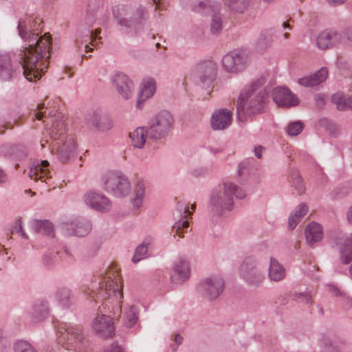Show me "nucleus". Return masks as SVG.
Wrapping results in <instances>:
<instances>
[{
  "label": "nucleus",
  "instance_id": "nucleus-1",
  "mask_svg": "<svg viewBox=\"0 0 352 352\" xmlns=\"http://www.w3.org/2000/svg\"><path fill=\"white\" fill-rule=\"evenodd\" d=\"M36 25V22L28 18L20 19L17 27L21 38L28 43L19 56L23 75L29 81L40 79L49 64L50 37L45 34L37 38L38 34L33 32L38 30Z\"/></svg>",
  "mask_w": 352,
  "mask_h": 352
},
{
  "label": "nucleus",
  "instance_id": "nucleus-2",
  "mask_svg": "<svg viewBox=\"0 0 352 352\" xmlns=\"http://www.w3.org/2000/svg\"><path fill=\"white\" fill-rule=\"evenodd\" d=\"M98 288L97 292L94 293L93 298L94 300L101 299L104 314H102L101 307L99 311L101 315L95 318L92 322V327L100 336L107 338L111 336L113 330V322L112 318L107 314H112L113 317H118L121 313V298L122 294L120 292L117 272L115 270H109L105 275L99 278Z\"/></svg>",
  "mask_w": 352,
  "mask_h": 352
},
{
  "label": "nucleus",
  "instance_id": "nucleus-3",
  "mask_svg": "<svg viewBox=\"0 0 352 352\" xmlns=\"http://www.w3.org/2000/svg\"><path fill=\"white\" fill-rule=\"evenodd\" d=\"M267 96L265 89L258 81L245 86L237 100V120L244 122L248 117L264 113Z\"/></svg>",
  "mask_w": 352,
  "mask_h": 352
},
{
  "label": "nucleus",
  "instance_id": "nucleus-4",
  "mask_svg": "<svg viewBox=\"0 0 352 352\" xmlns=\"http://www.w3.org/2000/svg\"><path fill=\"white\" fill-rule=\"evenodd\" d=\"M51 122V126L48 129L50 138L54 141V147H57V157L62 162H68L75 157V142L72 137L64 136L65 124L63 115L56 109L49 111L47 116H45Z\"/></svg>",
  "mask_w": 352,
  "mask_h": 352
},
{
  "label": "nucleus",
  "instance_id": "nucleus-5",
  "mask_svg": "<svg viewBox=\"0 0 352 352\" xmlns=\"http://www.w3.org/2000/svg\"><path fill=\"white\" fill-rule=\"evenodd\" d=\"M246 194L243 190L232 182H225L214 188L210 196L208 210L212 216L220 217L225 211L234 208V196L243 199Z\"/></svg>",
  "mask_w": 352,
  "mask_h": 352
},
{
  "label": "nucleus",
  "instance_id": "nucleus-6",
  "mask_svg": "<svg viewBox=\"0 0 352 352\" xmlns=\"http://www.w3.org/2000/svg\"><path fill=\"white\" fill-rule=\"evenodd\" d=\"M102 188L117 198L127 197L131 192L129 177L120 170H112L104 173L101 178Z\"/></svg>",
  "mask_w": 352,
  "mask_h": 352
},
{
  "label": "nucleus",
  "instance_id": "nucleus-7",
  "mask_svg": "<svg viewBox=\"0 0 352 352\" xmlns=\"http://www.w3.org/2000/svg\"><path fill=\"white\" fill-rule=\"evenodd\" d=\"M58 344L69 351H81L87 346V342L81 327L63 323L58 327Z\"/></svg>",
  "mask_w": 352,
  "mask_h": 352
},
{
  "label": "nucleus",
  "instance_id": "nucleus-8",
  "mask_svg": "<svg viewBox=\"0 0 352 352\" xmlns=\"http://www.w3.org/2000/svg\"><path fill=\"white\" fill-rule=\"evenodd\" d=\"M175 123L173 115L162 110L153 115L148 122V138L155 140L165 139L173 130Z\"/></svg>",
  "mask_w": 352,
  "mask_h": 352
},
{
  "label": "nucleus",
  "instance_id": "nucleus-9",
  "mask_svg": "<svg viewBox=\"0 0 352 352\" xmlns=\"http://www.w3.org/2000/svg\"><path fill=\"white\" fill-rule=\"evenodd\" d=\"M239 276L250 287H261L265 278L263 271L258 267L256 258L248 256L244 258L239 268Z\"/></svg>",
  "mask_w": 352,
  "mask_h": 352
},
{
  "label": "nucleus",
  "instance_id": "nucleus-10",
  "mask_svg": "<svg viewBox=\"0 0 352 352\" xmlns=\"http://www.w3.org/2000/svg\"><path fill=\"white\" fill-rule=\"evenodd\" d=\"M250 54L245 50H234L222 58V66L228 73L236 74L243 71L250 61Z\"/></svg>",
  "mask_w": 352,
  "mask_h": 352
},
{
  "label": "nucleus",
  "instance_id": "nucleus-11",
  "mask_svg": "<svg viewBox=\"0 0 352 352\" xmlns=\"http://www.w3.org/2000/svg\"><path fill=\"white\" fill-rule=\"evenodd\" d=\"M224 288V280L219 276L206 278L199 283L198 287L201 296L208 300L217 299L223 294Z\"/></svg>",
  "mask_w": 352,
  "mask_h": 352
},
{
  "label": "nucleus",
  "instance_id": "nucleus-12",
  "mask_svg": "<svg viewBox=\"0 0 352 352\" xmlns=\"http://www.w3.org/2000/svg\"><path fill=\"white\" fill-rule=\"evenodd\" d=\"M85 204L94 210L105 213L111 210L112 203L111 200L102 193L95 191H89L84 195Z\"/></svg>",
  "mask_w": 352,
  "mask_h": 352
},
{
  "label": "nucleus",
  "instance_id": "nucleus-13",
  "mask_svg": "<svg viewBox=\"0 0 352 352\" xmlns=\"http://www.w3.org/2000/svg\"><path fill=\"white\" fill-rule=\"evenodd\" d=\"M123 16L118 19V24L124 28H129L135 25L140 24L146 18V10L142 6L133 9L132 8H123Z\"/></svg>",
  "mask_w": 352,
  "mask_h": 352
},
{
  "label": "nucleus",
  "instance_id": "nucleus-14",
  "mask_svg": "<svg viewBox=\"0 0 352 352\" xmlns=\"http://www.w3.org/2000/svg\"><path fill=\"white\" fill-rule=\"evenodd\" d=\"M217 72L216 64L211 60H206L196 65L195 73L199 78V84L204 88L210 86L214 80Z\"/></svg>",
  "mask_w": 352,
  "mask_h": 352
},
{
  "label": "nucleus",
  "instance_id": "nucleus-15",
  "mask_svg": "<svg viewBox=\"0 0 352 352\" xmlns=\"http://www.w3.org/2000/svg\"><path fill=\"white\" fill-rule=\"evenodd\" d=\"M232 121V112L228 109H219L215 110L210 118L211 128L214 131H223L231 124Z\"/></svg>",
  "mask_w": 352,
  "mask_h": 352
},
{
  "label": "nucleus",
  "instance_id": "nucleus-16",
  "mask_svg": "<svg viewBox=\"0 0 352 352\" xmlns=\"http://www.w3.org/2000/svg\"><path fill=\"white\" fill-rule=\"evenodd\" d=\"M91 228V223L85 219H76L72 222L65 223L63 225V230L65 234L68 236H84L89 232Z\"/></svg>",
  "mask_w": 352,
  "mask_h": 352
},
{
  "label": "nucleus",
  "instance_id": "nucleus-17",
  "mask_svg": "<svg viewBox=\"0 0 352 352\" xmlns=\"http://www.w3.org/2000/svg\"><path fill=\"white\" fill-rule=\"evenodd\" d=\"M273 100L278 106L285 107L295 106L299 103L296 96L285 87H278L274 89Z\"/></svg>",
  "mask_w": 352,
  "mask_h": 352
},
{
  "label": "nucleus",
  "instance_id": "nucleus-18",
  "mask_svg": "<svg viewBox=\"0 0 352 352\" xmlns=\"http://www.w3.org/2000/svg\"><path fill=\"white\" fill-rule=\"evenodd\" d=\"M342 43V36L334 30H324L320 33L316 39L319 49L326 50Z\"/></svg>",
  "mask_w": 352,
  "mask_h": 352
},
{
  "label": "nucleus",
  "instance_id": "nucleus-19",
  "mask_svg": "<svg viewBox=\"0 0 352 352\" xmlns=\"http://www.w3.org/2000/svg\"><path fill=\"white\" fill-rule=\"evenodd\" d=\"M112 82L119 94L124 99H129L132 95L134 85L132 80L124 74L118 73L114 75Z\"/></svg>",
  "mask_w": 352,
  "mask_h": 352
},
{
  "label": "nucleus",
  "instance_id": "nucleus-20",
  "mask_svg": "<svg viewBox=\"0 0 352 352\" xmlns=\"http://www.w3.org/2000/svg\"><path fill=\"white\" fill-rule=\"evenodd\" d=\"M190 275V266L186 260L179 259L173 266L170 274L171 281L175 284H180L187 280Z\"/></svg>",
  "mask_w": 352,
  "mask_h": 352
},
{
  "label": "nucleus",
  "instance_id": "nucleus-21",
  "mask_svg": "<svg viewBox=\"0 0 352 352\" xmlns=\"http://www.w3.org/2000/svg\"><path fill=\"white\" fill-rule=\"evenodd\" d=\"M336 246L340 252L342 263L347 264L352 261V233L338 239Z\"/></svg>",
  "mask_w": 352,
  "mask_h": 352
},
{
  "label": "nucleus",
  "instance_id": "nucleus-22",
  "mask_svg": "<svg viewBox=\"0 0 352 352\" xmlns=\"http://www.w3.org/2000/svg\"><path fill=\"white\" fill-rule=\"evenodd\" d=\"M196 208L195 204L191 205L192 211H189V208L188 204L184 202H178L177 204V209L180 213V219L175 222L173 226V229L175 230L176 233L177 234H180V230L186 228L188 227V221L186 219L188 215H191L192 211H194Z\"/></svg>",
  "mask_w": 352,
  "mask_h": 352
},
{
  "label": "nucleus",
  "instance_id": "nucleus-23",
  "mask_svg": "<svg viewBox=\"0 0 352 352\" xmlns=\"http://www.w3.org/2000/svg\"><path fill=\"white\" fill-rule=\"evenodd\" d=\"M305 234L309 245H314L322 239L323 232L321 225L316 222L309 223L305 228Z\"/></svg>",
  "mask_w": 352,
  "mask_h": 352
},
{
  "label": "nucleus",
  "instance_id": "nucleus-24",
  "mask_svg": "<svg viewBox=\"0 0 352 352\" xmlns=\"http://www.w3.org/2000/svg\"><path fill=\"white\" fill-rule=\"evenodd\" d=\"M328 76V70L326 67L320 68L313 75L298 78V82L304 87H314L323 82Z\"/></svg>",
  "mask_w": 352,
  "mask_h": 352
},
{
  "label": "nucleus",
  "instance_id": "nucleus-25",
  "mask_svg": "<svg viewBox=\"0 0 352 352\" xmlns=\"http://www.w3.org/2000/svg\"><path fill=\"white\" fill-rule=\"evenodd\" d=\"M146 193V184L142 180H138L133 187L131 204L135 210L140 209L142 205Z\"/></svg>",
  "mask_w": 352,
  "mask_h": 352
},
{
  "label": "nucleus",
  "instance_id": "nucleus-26",
  "mask_svg": "<svg viewBox=\"0 0 352 352\" xmlns=\"http://www.w3.org/2000/svg\"><path fill=\"white\" fill-rule=\"evenodd\" d=\"M49 308L47 301L43 300H36L32 306L30 315L34 322L43 320L48 315Z\"/></svg>",
  "mask_w": 352,
  "mask_h": 352
},
{
  "label": "nucleus",
  "instance_id": "nucleus-27",
  "mask_svg": "<svg viewBox=\"0 0 352 352\" xmlns=\"http://www.w3.org/2000/svg\"><path fill=\"white\" fill-rule=\"evenodd\" d=\"M49 164L47 160H43L41 164L31 167L29 171V177L34 181L45 182L47 179L51 178L50 172L47 168Z\"/></svg>",
  "mask_w": 352,
  "mask_h": 352
},
{
  "label": "nucleus",
  "instance_id": "nucleus-28",
  "mask_svg": "<svg viewBox=\"0 0 352 352\" xmlns=\"http://www.w3.org/2000/svg\"><path fill=\"white\" fill-rule=\"evenodd\" d=\"M156 91V83L154 79H144L141 85V89L139 94V99L137 102L138 107L140 108L141 103L151 98Z\"/></svg>",
  "mask_w": 352,
  "mask_h": 352
},
{
  "label": "nucleus",
  "instance_id": "nucleus-29",
  "mask_svg": "<svg viewBox=\"0 0 352 352\" xmlns=\"http://www.w3.org/2000/svg\"><path fill=\"white\" fill-rule=\"evenodd\" d=\"M285 274L286 271L284 266L276 258L271 257L268 270V277L270 280L274 282H279L284 279Z\"/></svg>",
  "mask_w": 352,
  "mask_h": 352
},
{
  "label": "nucleus",
  "instance_id": "nucleus-30",
  "mask_svg": "<svg viewBox=\"0 0 352 352\" xmlns=\"http://www.w3.org/2000/svg\"><path fill=\"white\" fill-rule=\"evenodd\" d=\"M148 136L147 126H139L129 134L131 145L137 148H142Z\"/></svg>",
  "mask_w": 352,
  "mask_h": 352
},
{
  "label": "nucleus",
  "instance_id": "nucleus-31",
  "mask_svg": "<svg viewBox=\"0 0 352 352\" xmlns=\"http://www.w3.org/2000/svg\"><path fill=\"white\" fill-rule=\"evenodd\" d=\"M14 72L10 55H0V79L5 81L9 80Z\"/></svg>",
  "mask_w": 352,
  "mask_h": 352
},
{
  "label": "nucleus",
  "instance_id": "nucleus-32",
  "mask_svg": "<svg viewBox=\"0 0 352 352\" xmlns=\"http://www.w3.org/2000/svg\"><path fill=\"white\" fill-rule=\"evenodd\" d=\"M274 31L272 29L263 30L256 42V49L258 52H263L268 48L273 41Z\"/></svg>",
  "mask_w": 352,
  "mask_h": 352
},
{
  "label": "nucleus",
  "instance_id": "nucleus-33",
  "mask_svg": "<svg viewBox=\"0 0 352 352\" xmlns=\"http://www.w3.org/2000/svg\"><path fill=\"white\" fill-rule=\"evenodd\" d=\"M55 298L58 304L65 308H69L73 302V294L69 288L60 287L57 289Z\"/></svg>",
  "mask_w": 352,
  "mask_h": 352
},
{
  "label": "nucleus",
  "instance_id": "nucleus-34",
  "mask_svg": "<svg viewBox=\"0 0 352 352\" xmlns=\"http://www.w3.org/2000/svg\"><path fill=\"white\" fill-rule=\"evenodd\" d=\"M224 6L232 12L243 13L250 4L251 0H222Z\"/></svg>",
  "mask_w": 352,
  "mask_h": 352
},
{
  "label": "nucleus",
  "instance_id": "nucleus-35",
  "mask_svg": "<svg viewBox=\"0 0 352 352\" xmlns=\"http://www.w3.org/2000/svg\"><path fill=\"white\" fill-rule=\"evenodd\" d=\"M31 229L34 232L50 234L53 230V225L47 220L34 219L31 222Z\"/></svg>",
  "mask_w": 352,
  "mask_h": 352
},
{
  "label": "nucleus",
  "instance_id": "nucleus-36",
  "mask_svg": "<svg viewBox=\"0 0 352 352\" xmlns=\"http://www.w3.org/2000/svg\"><path fill=\"white\" fill-rule=\"evenodd\" d=\"M138 309L135 306H131L129 309L126 311L124 316V324L127 327H132L138 321Z\"/></svg>",
  "mask_w": 352,
  "mask_h": 352
},
{
  "label": "nucleus",
  "instance_id": "nucleus-37",
  "mask_svg": "<svg viewBox=\"0 0 352 352\" xmlns=\"http://www.w3.org/2000/svg\"><path fill=\"white\" fill-rule=\"evenodd\" d=\"M152 239H149L148 241H144L141 245H140L135 250L134 256H133L132 261L134 263H137L140 260L146 257V252L148 249V245H151Z\"/></svg>",
  "mask_w": 352,
  "mask_h": 352
},
{
  "label": "nucleus",
  "instance_id": "nucleus-38",
  "mask_svg": "<svg viewBox=\"0 0 352 352\" xmlns=\"http://www.w3.org/2000/svg\"><path fill=\"white\" fill-rule=\"evenodd\" d=\"M318 344L322 352H340L339 349L333 344L331 340L324 336L319 339Z\"/></svg>",
  "mask_w": 352,
  "mask_h": 352
},
{
  "label": "nucleus",
  "instance_id": "nucleus-39",
  "mask_svg": "<svg viewBox=\"0 0 352 352\" xmlns=\"http://www.w3.org/2000/svg\"><path fill=\"white\" fill-rule=\"evenodd\" d=\"M191 9L201 14H208L212 10L210 2L208 0L193 2L191 5Z\"/></svg>",
  "mask_w": 352,
  "mask_h": 352
},
{
  "label": "nucleus",
  "instance_id": "nucleus-40",
  "mask_svg": "<svg viewBox=\"0 0 352 352\" xmlns=\"http://www.w3.org/2000/svg\"><path fill=\"white\" fill-rule=\"evenodd\" d=\"M291 182L299 194L305 191V186L299 172L294 170L291 173Z\"/></svg>",
  "mask_w": 352,
  "mask_h": 352
},
{
  "label": "nucleus",
  "instance_id": "nucleus-41",
  "mask_svg": "<svg viewBox=\"0 0 352 352\" xmlns=\"http://www.w3.org/2000/svg\"><path fill=\"white\" fill-rule=\"evenodd\" d=\"M223 28L222 17L219 13H215L212 16L210 31L212 34H219Z\"/></svg>",
  "mask_w": 352,
  "mask_h": 352
},
{
  "label": "nucleus",
  "instance_id": "nucleus-42",
  "mask_svg": "<svg viewBox=\"0 0 352 352\" xmlns=\"http://www.w3.org/2000/svg\"><path fill=\"white\" fill-rule=\"evenodd\" d=\"M10 154L17 160L25 157L28 155V149L24 145H13L10 148Z\"/></svg>",
  "mask_w": 352,
  "mask_h": 352
},
{
  "label": "nucleus",
  "instance_id": "nucleus-43",
  "mask_svg": "<svg viewBox=\"0 0 352 352\" xmlns=\"http://www.w3.org/2000/svg\"><path fill=\"white\" fill-rule=\"evenodd\" d=\"M348 97L342 94L337 93L332 96L331 100L339 110H346Z\"/></svg>",
  "mask_w": 352,
  "mask_h": 352
},
{
  "label": "nucleus",
  "instance_id": "nucleus-44",
  "mask_svg": "<svg viewBox=\"0 0 352 352\" xmlns=\"http://www.w3.org/2000/svg\"><path fill=\"white\" fill-rule=\"evenodd\" d=\"M14 349V352H37L29 342L24 340L15 342Z\"/></svg>",
  "mask_w": 352,
  "mask_h": 352
},
{
  "label": "nucleus",
  "instance_id": "nucleus-45",
  "mask_svg": "<svg viewBox=\"0 0 352 352\" xmlns=\"http://www.w3.org/2000/svg\"><path fill=\"white\" fill-rule=\"evenodd\" d=\"M294 298L296 301L307 305H312L313 299L309 292H296L294 294Z\"/></svg>",
  "mask_w": 352,
  "mask_h": 352
},
{
  "label": "nucleus",
  "instance_id": "nucleus-46",
  "mask_svg": "<svg viewBox=\"0 0 352 352\" xmlns=\"http://www.w3.org/2000/svg\"><path fill=\"white\" fill-rule=\"evenodd\" d=\"M303 129V124L300 122H292L287 127V133L291 136H296L298 135Z\"/></svg>",
  "mask_w": 352,
  "mask_h": 352
},
{
  "label": "nucleus",
  "instance_id": "nucleus-47",
  "mask_svg": "<svg viewBox=\"0 0 352 352\" xmlns=\"http://www.w3.org/2000/svg\"><path fill=\"white\" fill-rule=\"evenodd\" d=\"M11 232L14 233H18L20 234V235L23 238L27 239L28 238V234L24 231L23 226V222L21 218L17 219L16 221L14 222V225L11 228Z\"/></svg>",
  "mask_w": 352,
  "mask_h": 352
},
{
  "label": "nucleus",
  "instance_id": "nucleus-48",
  "mask_svg": "<svg viewBox=\"0 0 352 352\" xmlns=\"http://www.w3.org/2000/svg\"><path fill=\"white\" fill-rule=\"evenodd\" d=\"M113 127L112 120L107 116H104L99 123L97 129L100 131H107Z\"/></svg>",
  "mask_w": 352,
  "mask_h": 352
},
{
  "label": "nucleus",
  "instance_id": "nucleus-49",
  "mask_svg": "<svg viewBox=\"0 0 352 352\" xmlns=\"http://www.w3.org/2000/svg\"><path fill=\"white\" fill-rule=\"evenodd\" d=\"M308 210V206L305 203H301L296 207V208L292 214H294L296 217L301 219L302 217L307 213Z\"/></svg>",
  "mask_w": 352,
  "mask_h": 352
},
{
  "label": "nucleus",
  "instance_id": "nucleus-50",
  "mask_svg": "<svg viewBox=\"0 0 352 352\" xmlns=\"http://www.w3.org/2000/svg\"><path fill=\"white\" fill-rule=\"evenodd\" d=\"M104 115L101 114L99 112L94 111L88 120V122L90 124L94 126L97 129L99 123L101 121V119L104 117Z\"/></svg>",
  "mask_w": 352,
  "mask_h": 352
},
{
  "label": "nucleus",
  "instance_id": "nucleus-51",
  "mask_svg": "<svg viewBox=\"0 0 352 352\" xmlns=\"http://www.w3.org/2000/svg\"><path fill=\"white\" fill-rule=\"evenodd\" d=\"M301 219L291 214L288 219V226L290 230H294Z\"/></svg>",
  "mask_w": 352,
  "mask_h": 352
},
{
  "label": "nucleus",
  "instance_id": "nucleus-52",
  "mask_svg": "<svg viewBox=\"0 0 352 352\" xmlns=\"http://www.w3.org/2000/svg\"><path fill=\"white\" fill-rule=\"evenodd\" d=\"M342 43H345L346 41H352V27L346 28L342 34Z\"/></svg>",
  "mask_w": 352,
  "mask_h": 352
},
{
  "label": "nucleus",
  "instance_id": "nucleus-53",
  "mask_svg": "<svg viewBox=\"0 0 352 352\" xmlns=\"http://www.w3.org/2000/svg\"><path fill=\"white\" fill-rule=\"evenodd\" d=\"M8 348V342L4 338L3 331L0 329V352H6Z\"/></svg>",
  "mask_w": 352,
  "mask_h": 352
},
{
  "label": "nucleus",
  "instance_id": "nucleus-54",
  "mask_svg": "<svg viewBox=\"0 0 352 352\" xmlns=\"http://www.w3.org/2000/svg\"><path fill=\"white\" fill-rule=\"evenodd\" d=\"M54 261V258L52 257V254H45L44 256L43 261H44V264L47 267H52L53 265Z\"/></svg>",
  "mask_w": 352,
  "mask_h": 352
},
{
  "label": "nucleus",
  "instance_id": "nucleus-55",
  "mask_svg": "<svg viewBox=\"0 0 352 352\" xmlns=\"http://www.w3.org/2000/svg\"><path fill=\"white\" fill-rule=\"evenodd\" d=\"M44 108V104H38L37 106V109L38 110V111L36 112L34 115V116L41 120L43 119V118L44 117L43 116V109Z\"/></svg>",
  "mask_w": 352,
  "mask_h": 352
},
{
  "label": "nucleus",
  "instance_id": "nucleus-56",
  "mask_svg": "<svg viewBox=\"0 0 352 352\" xmlns=\"http://www.w3.org/2000/svg\"><path fill=\"white\" fill-rule=\"evenodd\" d=\"M315 101L317 107H322L325 104V98L323 96L317 95L315 96Z\"/></svg>",
  "mask_w": 352,
  "mask_h": 352
},
{
  "label": "nucleus",
  "instance_id": "nucleus-57",
  "mask_svg": "<svg viewBox=\"0 0 352 352\" xmlns=\"http://www.w3.org/2000/svg\"><path fill=\"white\" fill-rule=\"evenodd\" d=\"M265 150V147L261 145L256 146L254 149V153L255 156L260 159L262 157V153L263 151Z\"/></svg>",
  "mask_w": 352,
  "mask_h": 352
},
{
  "label": "nucleus",
  "instance_id": "nucleus-58",
  "mask_svg": "<svg viewBox=\"0 0 352 352\" xmlns=\"http://www.w3.org/2000/svg\"><path fill=\"white\" fill-rule=\"evenodd\" d=\"M174 340L177 344V346H172V349L173 351H175L177 349V346L181 344L183 342V338L179 334H176L174 338Z\"/></svg>",
  "mask_w": 352,
  "mask_h": 352
},
{
  "label": "nucleus",
  "instance_id": "nucleus-59",
  "mask_svg": "<svg viewBox=\"0 0 352 352\" xmlns=\"http://www.w3.org/2000/svg\"><path fill=\"white\" fill-rule=\"evenodd\" d=\"M107 352H122V349L118 344L113 343L108 348Z\"/></svg>",
  "mask_w": 352,
  "mask_h": 352
},
{
  "label": "nucleus",
  "instance_id": "nucleus-60",
  "mask_svg": "<svg viewBox=\"0 0 352 352\" xmlns=\"http://www.w3.org/2000/svg\"><path fill=\"white\" fill-rule=\"evenodd\" d=\"M100 34V30H96V34H95V36H94L93 34H91V45L92 46H96L97 45V34ZM98 39H101V37H99Z\"/></svg>",
  "mask_w": 352,
  "mask_h": 352
},
{
  "label": "nucleus",
  "instance_id": "nucleus-61",
  "mask_svg": "<svg viewBox=\"0 0 352 352\" xmlns=\"http://www.w3.org/2000/svg\"><path fill=\"white\" fill-rule=\"evenodd\" d=\"M329 292L336 296L341 295V292L336 287L333 285L329 286Z\"/></svg>",
  "mask_w": 352,
  "mask_h": 352
},
{
  "label": "nucleus",
  "instance_id": "nucleus-62",
  "mask_svg": "<svg viewBox=\"0 0 352 352\" xmlns=\"http://www.w3.org/2000/svg\"><path fill=\"white\" fill-rule=\"evenodd\" d=\"M8 181V176L5 171L0 168V184L6 183Z\"/></svg>",
  "mask_w": 352,
  "mask_h": 352
},
{
  "label": "nucleus",
  "instance_id": "nucleus-63",
  "mask_svg": "<svg viewBox=\"0 0 352 352\" xmlns=\"http://www.w3.org/2000/svg\"><path fill=\"white\" fill-rule=\"evenodd\" d=\"M346 0H327V1L332 6H337L344 3Z\"/></svg>",
  "mask_w": 352,
  "mask_h": 352
},
{
  "label": "nucleus",
  "instance_id": "nucleus-64",
  "mask_svg": "<svg viewBox=\"0 0 352 352\" xmlns=\"http://www.w3.org/2000/svg\"><path fill=\"white\" fill-rule=\"evenodd\" d=\"M346 219L348 221L352 224V206L349 208L346 213Z\"/></svg>",
  "mask_w": 352,
  "mask_h": 352
}]
</instances>
